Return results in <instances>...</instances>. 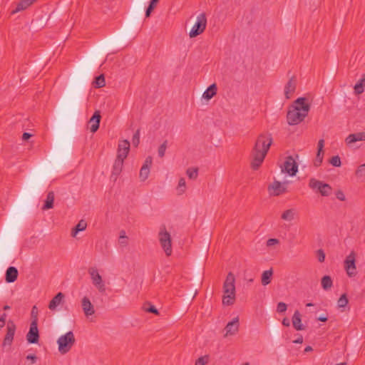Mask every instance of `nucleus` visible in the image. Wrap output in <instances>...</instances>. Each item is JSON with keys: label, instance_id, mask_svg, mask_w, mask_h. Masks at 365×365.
<instances>
[{"label": "nucleus", "instance_id": "nucleus-6", "mask_svg": "<svg viewBox=\"0 0 365 365\" xmlns=\"http://www.w3.org/2000/svg\"><path fill=\"white\" fill-rule=\"evenodd\" d=\"M160 244L167 256L172 254V241L170 234L167 231L165 226H162L158 233Z\"/></svg>", "mask_w": 365, "mask_h": 365}, {"label": "nucleus", "instance_id": "nucleus-55", "mask_svg": "<svg viewBox=\"0 0 365 365\" xmlns=\"http://www.w3.org/2000/svg\"><path fill=\"white\" fill-rule=\"evenodd\" d=\"M303 342V337L302 335H299V337L293 341L294 344H302Z\"/></svg>", "mask_w": 365, "mask_h": 365}, {"label": "nucleus", "instance_id": "nucleus-39", "mask_svg": "<svg viewBox=\"0 0 365 365\" xmlns=\"http://www.w3.org/2000/svg\"><path fill=\"white\" fill-rule=\"evenodd\" d=\"M186 173L189 178L195 179L198 175V170L197 168H188Z\"/></svg>", "mask_w": 365, "mask_h": 365}, {"label": "nucleus", "instance_id": "nucleus-64", "mask_svg": "<svg viewBox=\"0 0 365 365\" xmlns=\"http://www.w3.org/2000/svg\"><path fill=\"white\" fill-rule=\"evenodd\" d=\"M242 365H250V364L248 362H246V363L242 364Z\"/></svg>", "mask_w": 365, "mask_h": 365}, {"label": "nucleus", "instance_id": "nucleus-14", "mask_svg": "<svg viewBox=\"0 0 365 365\" xmlns=\"http://www.w3.org/2000/svg\"><path fill=\"white\" fill-rule=\"evenodd\" d=\"M16 331V325L12 321H9L6 327V334L4 339L3 345H11Z\"/></svg>", "mask_w": 365, "mask_h": 365}, {"label": "nucleus", "instance_id": "nucleus-45", "mask_svg": "<svg viewBox=\"0 0 365 365\" xmlns=\"http://www.w3.org/2000/svg\"><path fill=\"white\" fill-rule=\"evenodd\" d=\"M354 89L356 95L361 94L364 91V87L357 83L355 84Z\"/></svg>", "mask_w": 365, "mask_h": 365}, {"label": "nucleus", "instance_id": "nucleus-1", "mask_svg": "<svg viewBox=\"0 0 365 365\" xmlns=\"http://www.w3.org/2000/svg\"><path fill=\"white\" fill-rule=\"evenodd\" d=\"M272 143V138L269 133H262L257 137L251 154V168L253 170H257L260 167Z\"/></svg>", "mask_w": 365, "mask_h": 365}, {"label": "nucleus", "instance_id": "nucleus-33", "mask_svg": "<svg viewBox=\"0 0 365 365\" xmlns=\"http://www.w3.org/2000/svg\"><path fill=\"white\" fill-rule=\"evenodd\" d=\"M177 192L178 195H182L185 192L186 190V182L185 180L183 178H181L179 180L178 185L177 186Z\"/></svg>", "mask_w": 365, "mask_h": 365}, {"label": "nucleus", "instance_id": "nucleus-12", "mask_svg": "<svg viewBox=\"0 0 365 365\" xmlns=\"http://www.w3.org/2000/svg\"><path fill=\"white\" fill-rule=\"evenodd\" d=\"M26 340L30 344H37L39 340V333L36 320H31L29 332L26 334Z\"/></svg>", "mask_w": 365, "mask_h": 365}, {"label": "nucleus", "instance_id": "nucleus-37", "mask_svg": "<svg viewBox=\"0 0 365 365\" xmlns=\"http://www.w3.org/2000/svg\"><path fill=\"white\" fill-rule=\"evenodd\" d=\"M348 304V299L346 297V294H342L337 302V305L340 308L345 307Z\"/></svg>", "mask_w": 365, "mask_h": 365}, {"label": "nucleus", "instance_id": "nucleus-60", "mask_svg": "<svg viewBox=\"0 0 365 365\" xmlns=\"http://www.w3.org/2000/svg\"><path fill=\"white\" fill-rule=\"evenodd\" d=\"M5 322H2L1 320H0V329L5 326Z\"/></svg>", "mask_w": 365, "mask_h": 365}, {"label": "nucleus", "instance_id": "nucleus-48", "mask_svg": "<svg viewBox=\"0 0 365 365\" xmlns=\"http://www.w3.org/2000/svg\"><path fill=\"white\" fill-rule=\"evenodd\" d=\"M279 243V240L276 238H270L267 241V247H272L275 245H278Z\"/></svg>", "mask_w": 365, "mask_h": 365}, {"label": "nucleus", "instance_id": "nucleus-9", "mask_svg": "<svg viewBox=\"0 0 365 365\" xmlns=\"http://www.w3.org/2000/svg\"><path fill=\"white\" fill-rule=\"evenodd\" d=\"M344 269L349 277L356 275V253L351 251L344 260Z\"/></svg>", "mask_w": 365, "mask_h": 365}, {"label": "nucleus", "instance_id": "nucleus-43", "mask_svg": "<svg viewBox=\"0 0 365 365\" xmlns=\"http://www.w3.org/2000/svg\"><path fill=\"white\" fill-rule=\"evenodd\" d=\"M132 143L134 146H138L140 143V130H137L135 133L133 135Z\"/></svg>", "mask_w": 365, "mask_h": 365}, {"label": "nucleus", "instance_id": "nucleus-3", "mask_svg": "<svg viewBox=\"0 0 365 365\" xmlns=\"http://www.w3.org/2000/svg\"><path fill=\"white\" fill-rule=\"evenodd\" d=\"M235 277L229 272L223 284L222 304L226 306L232 305L235 302Z\"/></svg>", "mask_w": 365, "mask_h": 365}, {"label": "nucleus", "instance_id": "nucleus-5", "mask_svg": "<svg viewBox=\"0 0 365 365\" xmlns=\"http://www.w3.org/2000/svg\"><path fill=\"white\" fill-rule=\"evenodd\" d=\"M309 187L315 192L320 193L322 196L327 197L331 194L332 187L327 183L311 178L309 181Z\"/></svg>", "mask_w": 365, "mask_h": 365}, {"label": "nucleus", "instance_id": "nucleus-31", "mask_svg": "<svg viewBox=\"0 0 365 365\" xmlns=\"http://www.w3.org/2000/svg\"><path fill=\"white\" fill-rule=\"evenodd\" d=\"M321 284L324 290H329L333 286V281L331 277L326 275L322 278Z\"/></svg>", "mask_w": 365, "mask_h": 365}, {"label": "nucleus", "instance_id": "nucleus-53", "mask_svg": "<svg viewBox=\"0 0 365 365\" xmlns=\"http://www.w3.org/2000/svg\"><path fill=\"white\" fill-rule=\"evenodd\" d=\"M357 83L361 84L364 87L365 86V73H363L361 75V77L359 79V81L357 82Z\"/></svg>", "mask_w": 365, "mask_h": 365}, {"label": "nucleus", "instance_id": "nucleus-23", "mask_svg": "<svg viewBox=\"0 0 365 365\" xmlns=\"http://www.w3.org/2000/svg\"><path fill=\"white\" fill-rule=\"evenodd\" d=\"M18 277V270L14 267H9L6 272V281L9 283L14 282Z\"/></svg>", "mask_w": 365, "mask_h": 365}, {"label": "nucleus", "instance_id": "nucleus-40", "mask_svg": "<svg viewBox=\"0 0 365 365\" xmlns=\"http://www.w3.org/2000/svg\"><path fill=\"white\" fill-rule=\"evenodd\" d=\"M329 163L334 167H340L341 165V159L339 155L333 156L329 160Z\"/></svg>", "mask_w": 365, "mask_h": 365}, {"label": "nucleus", "instance_id": "nucleus-35", "mask_svg": "<svg viewBox=\"0 0 365 365\" xmlns=\"http://www.w3.org/2000/svg\"><path fill=\"white\" fill-rule=\"evenodd\" d=\"M95 84L96 88H102L105 86L106 82H105V78L103 75H100L97 76L95 79V81L93 83Z\"/></svg>", "mask_w": 365, "mask_h": 365}, {"label": "nucleus", "instance_id": "nucleus-11", "mask_svg": "<svg viewBox=\"0 0 365 365\" xmlns=\"http://www.w3.org/2000/svg\"><path fill=\"white\" fill-rule=\"evenodd\" d=\"M282 171L288 173L290 176H294L298 171V165L292 156H288L282 167Z\"/></svg>", "mask_w": 365, "mask_h": 365}, {"label": "nucleus", "instance_id": "nucleus-34", "mask_svg": "<svg viewBox=\"0 0 365 365\" xmlns=\"http://www.w3.org/2000/svg\"><path fill=\"white\" fill-rule=\"evenodd\" d=\"M159 0H150V4L145 11V16L149 17L150 16L151 12L156 7Z\"/></svg>", "mask_w": 365, "mask_h": 365}, {"label": "nucleus", "instance_id": "nucleus-50", "mask_svg": "<svg viewBox=\"0 0 365 365\" xmlns=\"http://www.w3.org/2000/svg\"><path fill=\"white\" fill-rule=\"evenodd\" d=\"M153 159L152 157L148 156L146 158L145 163L142 167H145L148 168H150V165H152Z\"/></svg>", "mask_w": 365, "mask_h": 365}, {"label": "nucleus", "instance_id": "nucleus-47", "mask_svg": "<svg viewBox=\"0 0 365 365\" xmlns=\"http://www.w3.org/2000/svg\"><path fill=\"white\" fill-rule=\"evenodd\" d=\"M317 256L319 262H323L325 260V253L322 250H318L317 251Z\"/></svg>", "mask_w": 365, "mask_h": 365}, {"label": "nucleus", "instance_id": "nucleus-13", "mask_svg": "<svg viewBox=\"0 0 365 365\" xmlns=\"http://www.w3.org/2000/svg\"><path fill=\"white\" fill-rule=\"evenodd\" d=\"M130 150V143L127 140H121L118 143L117 150V158L124 160Z\"/></svg>", "mask_w": 365, "mask_h": 365}, {"label": "nucleus", "instance_id": "nucleus-16", "mask_svg": "<svg viewBox=\"0 0 365 365\" xmlns=\"http://www.w3.org/2000/svg\"><path fill=\"white\" fill-rule=\"evenodd\" d=\"M81 307L84 314L88 317L95 314V308L88 297H83L81 299Z\"/></svg>", "mask_w": 365, "mask_h": 365}, {"label": "nucleus", "instance_id": "nucleus-17", "mask_svg": "<svg viewBox=\"0 0 365 365\" xmlns=\"http://www.w3.org/2000/svg\"><path fill=\"white\" fill-rule=\"evenodd\" d=\"M297 88V79L292 77L284 86V96L287 99L290 98L294 93Z\"/></svg>", "mask_w": 365, "mask_h": 365}, {"label": "nucleus", "instance_id": "nucleus-63", "mask_svg": "<svg viewBox=\"0 0 365 365\" xmlns=\"http://www.w3.org/2000/svg\"><path fill=\"white\" fill-rule=\"evenodd\" d=\"M336 365H346V363H340V364H338Z\"/></svg>", "mask_w": 365, "mask_h": 365}, {"label": "nucleus", "instance_id": "nucleus-25", "mask_svg": "<svg viewBox=\"0 0 365 365\" xmlns=\"http://www.w3.org/2000/svg\"><path fill=\"white\" fill-rule=\"evenodd\" d=\"M217 88L215 83L210 85L203 93L202 98L206 100H210L217 93Z\"/></svg>", "mask_w": 365, "mask_h": 365}, {"label": "nucleus", "instance_id": "nucleus-57", "mask_svg": "<svg viewBox=\"0 0 365 365\" xmlns=\"http://www.w3.org/2000/svg\"><path fill=\"white\" fill-rule=\"evenodd\" d=\"M328 319L327 317V316H321V317H319L317 318V320L318 321H320V322H327Z\"/></svg>", "mask_w": 365, "mask_h": 365}, {"label": "nucleus", "instance_id": "nucleus-44", "mask_svg": "<svg viewBox=\"0 0 365 365\" xmlns=\"http://www.w3.org/2000/svg\"><path fill=\"white\" fill-rule=\"evenodd\" d=\"M207 362H208V356H201L196 360L195 365H205Z\"/></svg>", "mask_w": 365, "mask_h": 365}, {"label": "nucleus", "instance_id": "nucleus-62", "mask_svg": "<svg viewBox=\"0 0 365 365\" xmlns=\"http://www.w3.org/2000/svg\"><path fill=\"white\" fill-rule=\"evenodd\" d=\"M306 306L307 307H312V306H314V304L312 303H307Z\"/></svg>", "mask_w": 365, "mask_h": 365}, {"label": "nucleus", "instance_id": "nucleus-4", "mask_svg": "<svg viewBox=\"0 0 365 365\" xmlns=\"http://www.w3.org/2000/svg\"><path fill=\"white\" fill-rule=\"evenodd\" d=\"M76 342L75 336L73 331H69L63 335H61L57 340L58 345V351L65 354L68 353Z\"/></svg>", "mask_w": 365, "mask_h": 365}, {"label": "nucleus", "instance_id": "nucleus-30", "mask_svg": "<svg viewBox=\"0 0 365 365\" xmlns=\"http://www.w3.org/2000/svg\"><path fill=\"white\" fill-rule=\"evenodd\" d=\"M53 202H54V193L53 192H49L47 194L46 199L45 200V204L43 206V210H48L53 207Z\"/></svg>", "mask_w": 365, "mask_h": 365}, {"label": "nucleus", "instance_id": "nucleus-7", "mask_svg": "<svg viewBox=\"0 0 365 365\" xmlns=\"http://www.w3.org/2000/svg\"><path fill=\"white\" fill-rule=\"evenodd\" d=\"M92 284L98 289L100 293H104L106 290V283L103 280L102 276L99 274L98 270L96 267L88 269Z\"/></svg>", "mask_w": 365, "mask_h": 365}, {"label": "nucleus", "instance_id": "nucleus-36", "mask_svg": "<svg viewBox=\"0 0 365 365\" xmlns=\"http://www.w3.org/2000/svg\"><path fill=\"white\" fill-rule=\"evenodd\" d=\"M150 168L142 167L140 170V178L142 181H145L149 175Z\"/></svg>", "mask_w": 365, "mask_h": 365}, {"label": "nucleus", "instance_id": "nucleus-19", "mask_svg": "<svg viewBox=\"0 0 365 365\" xmlns=\"http://www.w3.org/2000/svg\"><path fill=\"white\" fill-rule=\"evenodd\" d=\"M101 118V116L100 114V111H95L93 116L89 120V123L91 124L90 130L91 133H96L99 128Z\"/></svg>", "mask_w": 365, "mask_h": 365}, {"label": "nucleus", "instance_id": "nucleus-54", "mask_svg": "<svg viewBox=\"0 0 365 365\" xmlns=\"http://www.w3.org/2000/svg\"><path fill=\"white\" fill-rule=\"evenodd\" d=\"M31 137V134L29 133H23V135H22V139L24 140H27L28 139H29Z\"/></svg>", "mask_w": 365, "mask_h": 365}, {"label": "nucleus", "instance_id": "nucleus-38", "mask_svg": "<svg viewBox=\"0 0 365 365\" xmlns=\"http://www.w3.org/2000/svg\"><path fill=\"white\" fill-rule=\"evenodd\" d=\"M167 145H168V141L167 140H165L160 145V147L158 148V155L160 158H163L164 157L165 155V150L167 149Z\"/></svg>", "mask_w": 365, "mask_h": 365}, {"label": "nucleus", "instance_id": "nucleus-56", "mask_svg": "<svg viewBox=\"0 0 365 365\" xmlns=\"http://www.w3.org/2000/svg\"><path fill=\"white\" fill-rule=\"evenodd\" d=\"M282 324L285 327H289V325H290L289 319L287 318H284L282 320Z\"/></svg>", "mask_w": 365, "mask_h": 365}, {"label": "nucleus", "instance_id": "nucleus-15", "mask_svg": "<svg viewBox=\"0 0 365 365\" xmlns=\"http://www.w3.org/2000/svg\"><path fill=\"white\" fill-rule=\"evenodd\" d=\"M239 318L235 317L234 318L231 322H228L226 325L225 330V336H232L236 334L239 331Z\"/></svg>", "mask_w": 365, "mask_h": 365}, {"label": "nucleus", "instance_id": "nucleus-59", "mask_svg": "<svg viewBox=\"0 0 365 365\" xmlns=\"http://www.w3.org/2000/svg\"><path fill=\"white\" fill-rule=\"evenodd\" d=\"M312 346H307L304 349V351H305V352H308V351H312Z\"/></svg>", "mask_w": 365, "mask_h": 365}, {"label": "nucleus", "instance_id": "nucleus-2", "mask_svg": "<svg viewBox=\"0 0 365 365\" xmlns=\"http://www.w3.org/2000/svg\"><path fill=\"white\" fill-rule=\"evenodd\" d=\"M309 109L310 105L307 98H297L288 110L287 114L288 124L290 125L299 124L307 116Z\"/></svg>", "mask_w": 365, "mask_h": 365}, {"label": "nucleus", "instance_id": "nucleus-46", "mask_svg": "<svg viewBox=\"0 0 365 365\" xmlns=\"http://www.w3.org/2000/svg\"><path fill=\"white\" fill-rule=\"evenodd\" d=\"M287 309V306L285 303L284 302H279L277 304V311L279 312V313H283L284 312H286Z\"/></svg>", "mask_w": 365, "mask_h": 365}, {"label": "nucleus", "instance_id": "nucleus-8", "mask_svg": "<svg viewBox=\"0 0 365 365\" xmlns=\"http://www.w3.org/2000/svg\"><path fill=\"white\" fill-rule=\"evenodd\" d=\"M207 26V18L205 13H202L197 16L196 22L191 29L189 36L190 38L197 36L204 32Z\"/></svg>", "mask_w": 365, "mask_h": 365}, {"label": "nucleus", "instance_id": "nucleus-58", "mask_svg": "<svg viewBox=\"0 0 365 365\" xmlns=\"http://www.w3.org/2000/svg\"><path fill=\"white\" fill-rule=\"evenodd\" d=\"M6 317H7V314L6 313H4L1 315L0 320L6 322Z\"/></svg>", "mask_w": 365, "mask_h": 365}, {"label": "nucleus", "instance_id": "nucleus-42", "mask_svg": "<svg viewBox=\"0 0 365 365\" xmlns=\"http://www.w3.org/2000/svg\"><path fill=\"white\" fill-rule=\"evenodd\" d=\"M355 174L357 177H362L365 175V163L359 166Z\"/></svg>", "mask_w": 365, "mask_h": 365}, {"label": "nucleus", "instance_id": "nucleus-49", "mask_svg": "<svg viewBox=\"0 0 365 365\" xmlns=\"http://www.w3.org/2000/svg\"><path fill=\"white\" fill-rule=\"evenodd\" d=\"M31 315L32 320L36 319V322L38 323V317H37L38 310H37L36 306H34L32 307Z\"/></svg>", "mask_w": 365, "mask_h": 365}, {"label": "nucleus", "instance_id": "nucleus-28", "mask_svg": "<svg viewBox=\"0 0 365 365\" xmlns=\"http://www.w3.org/2000/svg\"><path fill=\"white\" fill-rule=\"evenodd\" d=\"M87 227V223L84 220H81L71 230V236L75 237L78 232L83 231Z\"/></svg>", "mask_w": 365, "mask_h": 365}, {"label": "nucleus", "instance_id": "nucleus-32", "mask_svg": "<svg viewBox=\"0 0 365 365\" xmlns=\"http://www.w3.org/2000/svg\"><path fill=\"white\" fill-rule=\"evenodd\" d=\"M143 309L146 312L153 313L156 315L159 314L158 310L155 308V307L149 302L145 303L143 304Z\"/></svg>", "mask_w": 365, "mask_h": 365}, {"label": "nucleus", "instance_id": "nucleus-29", "mask_svg": "<svg viewBox=\"0 0 365 365\" xmlns=\"http://www.w3.org/2000/svg\"><path fill=\"white\" fill-rule=\"evenodd\" d=\"M272 275H273L272 269L264 271L262 274V284L264 286L269 284L271 282Z\"/></svg>", "mask_w": 365, "mask_h": 365}, {"label": "nucleus", "instance_id": "nucleus-21", "mask_svg": "<svg viewBox=\"0 0 365 365\" xmlns=\"http://www.w3.org/2000/svg\"><path fill=\"white\" fill-rule=\"evenodd\" d=\"M324 146V139H320L318 142V145H317L318 150H317L316 159L314 163V164L316 167H319V165H321V164L322 163L323 156H324V150H323Z\"/></svg>", "mask_w": 365, "mask_h": 365}, {"label": "nucleus", "instance_id": "nucleus-52", "mask_svg": "<svg viewBox=\"0 0 365 365\" xmlns=\"http://www.w3.org/2000/svg\"><path fill=\"white\" fill-rule=\"evenodd\" d=\"M26 359L31 360V364H34L36 362L37 357L34 354H29L26 356Z\"/></svg>", "mask_w": 365, "mask_h": 365}, {"label": "nucleus", "instance_id": "nucleus-10", "mask_svg": "<svg viewBox=\"0 0 365 365\" xmlns=\"http://www.w3.org/2000/svg\"><path fill=\"white\" fill-rule=\"evenodd\" d=\"M287 182H281L278 180L269 184L267 187V191L270 196H279L287 192Z\"/></svg>", "mask_w": 365, "mask_h": 365}, {"label": "nucleus", "instance_id": "nucleus-22", "mask_svg": "<svg viewBox=\"0 0 365 365\" xmlns=\"http://www.w3.org/2000/svg\"><path fill=\"white\" fill-rule=\"evenodd\" d=\"M65 295L62 292H58L49 302L48 309L51 310H55L56 308L60 305Z\"/></svg>", "mask_w": 365, "mask_h": 365}, {"label": "nucleus", "instance_id": "nucleus-26", "mask_svg": "<svg viewBox=\"0 0 365 365\" xmlns=\"http://www.w3.org/2000/svg\"><path fill=\"white\" fill-rule=\"evenodd\" d=\"M32 4L33 2L31 0H21L17 4L16 9L11 11V14H14L17 12L25 10Z\"/></svg>", "mask_w": 365, "mask_h": 365}, {"label": "nucleus", "instance_id": "nucleus-18", "mask_svg": "<svg viewBox=\"0 0 365 365\" xmlns=\"http://www.w3.org/2000/svg\"><path fill=\"white\" fill-rule=\"evenodd\" d=\"M357 141H365V131L349 134L345 139L346 143L349 145Z\"/></svg>", "mask_w": 365, "mask_h": 365}, {"label": "nucleus", "instance_id": "nucleus-41", "mask_svg": "<svg viewBox=\"0 0 365 365\" xmlns=\"http://www.w3.org/2000/svg\"><path fill=\"white\" fill-rule=\"evenodd\" d=\"M127 236L125 235V232L124 230L120 231V237H119V242L120 244L126 246L128 245Z\"/></svg>", "mask_w": 365, "mask_h": 365}, {"label": "nucleus", "instance_id": "nucleus-51", "mask_svg": "<svg viewBox=\"0 0 365 365\" xmlns=\"http://www.w3.org/2000/svg\"><path fill=\"white\" fill-rule=\"evenodd\" d=\"M336 197L338 200L341 201H344L346 200L345 195L341 190H338L336 192Z\"/></svg>", "mask_w": 365, "mask_h": 365}, {"label": "nucleus", "instance_id": "nucleus-61", "mask_svg": "<svg viewBox=\"0 0 365 365\" xmlns=\"http://www.w3.org/2000/svg\"><path fill=\"white\" fill-rule=\"evenodd\" d=\"M11 309V307L9 306V305H5L4 307H3V309L4 311H6V310H9Z\"/></svg>", "mask_w": 365, "mask_h": 365}, {"label": "nucleus", "instance_id": "nucleus-27", "mask_svg": "<svg viewBox=\"0 0 365 365\" xmlns=\"http://www.w3.org/2000/svg\"><path fill=\"white\" fill-rule=\"evenodd\" d=\"M297 215L295 209H288L284 211L281 215V218L285 221H292Z\"/></svg>", "mask_w": 365, "mask_h": 365}, {"label": "nucleus", "instance_id": "nucleus-24", "mask_svg": "<svg viewBox=\"0 0 365 365\" xmlns=\"http://www.w3.org/2000/svg\"><path fill=\"white\" fill-rule=\"evenodd\" d=\"M301 322V314L298 310H296L292 317V324L296 330L299 331L304 329Z\"/></svg>", "mask_w": 365, "mask_h": 365}, {"label": "nucleus", "instance_id": "nucleus-20", "mask_svg": "<svg viewBox=\"0 0 365 365\" xmlns=\"http://www.w3.org/2000/svg\"><path fill=\"white\" fill-rule=\"evenodd\" d=\"M123 162L124 160L116 158L113 166V170L110 176L113 181H115L118 175L120 174L123 167Z\"/></svg>", "mask_w": 365, "mask_h": 365}]
</instances>
